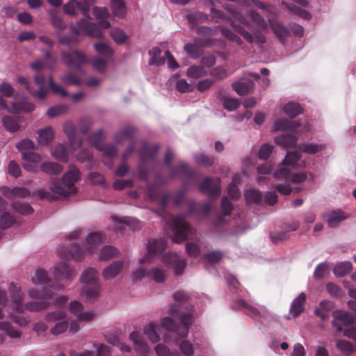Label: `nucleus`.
Masks as SVG:
<instances>
[{
  "label": "nucleus",
  "instance_id": "nucleus-28",
  "mask_svg": "<svg viewBox=\"0 0 356 356\" xmlns=\"http://www.w3.org/2000/svg\"><path fill=\"white\" fill-rule=\"evenodd\" d=\"M326 148L325 144H316L314 143H305L298 145L299 151L308 154H314L318 152H322Z\"/></svg>",
  "mask_w": 356,
  "mask_h": 356
},
{
  "label": "nucleus",
  "instance_id": "nucleus-9",
  "mask_svg": "<svg viewBox=\"0 0 356 356\" xmlns=\"http://www.w3.org/2000/svg\"><path fill=\"white\" fill-rule=\"evenodd\" d=\"M166 248V243L161 239L151 238L147 243V255L139 260L140 264L145 262H150L152 257L160 255Z\"/></svg>",
  "mask_w": 356,
  "mask_h": 356
},
{
  "label": "nucleus",
  "instance_id": "nucleus-40",
  "mask_svg": "<svg viewBox=\"0 0 356 356\" xmlns=\"http://www.w3.org/2000/svg\"><path fill=\"white\" fill-rule=\"evenodd\" d=\"M194 160L198 165L209 168L211 167L215 162L213 156L207 155L204 153H197L194 155Z\"/></svg>",
  "mask_w": 356,
  "mask_h": 356
},
{
  "label": "nucleus",
  "instance_id": "nucleus-19",
  "mask_svg": "<svg viewBox=\"0 0 356 356\" xmlns=\"http://www.w3.org/2000/svg\"><path fill=\"white\" fill-rule=\"evenodd\" d=\"M1 194L10 198L26 197L30 195L31 192L25 187H13L10 188L1 186Z\"/></svg>",
  "mask_w": 356,
  "mask_h": 356
},
{
  "label": "nucleus",
  "instance_id": "nucleus-30",
  "mask_svg": "<svg viewBox=\"0 0 356 356\" xmlns=\"http://www.w3.org/2000/svg\"><path fill=\"white\" fill-rule=\"evenodd\" d=\"M236 307L241 309L245 314L251 317L262 316L261 312L252 305L248 304L243 299H239L236 302Z\"/></svg>",
  "mask_w": 356,
  "mask_h": 356
},
{
  "label": "nucleus",
  "instance_id": "nucleus-23",
  "mask_svg": "<svg viewBox=\"0 0 356 356\" xmlns=\"http://www.w3.org/2000/svg\"><path fill=\"white\" fill-rule=\"evenodd\" d=\"M74 270L65 262H61L58 266L55 268V274L58 279L70 280L74 276Z\"/></svg>",
  "mask_w": 356,
  "mask_h": 356
},
{
  "label": "nucleus",
  "instance_id": "nucleus-18",
  "mask_svg": "<svg viewBox=\"0 0 356 356\" xmlns=\"http://www.w3.org/2000/svg\"><path fill=\"white\" fill-rule=\"evenodd\" d=\"M137 134V129L132 126H125L115 135V140L118 143H122L124 140H134Z\"/></svg>",
  "mask_w": 356,
  "mask_h": 356
},
{
  "label": "nucleus",
  "instance_id": "nucleus-4",
  "mask_svg": "<svg viewBox=\"0 0 356 356\" xmlns=\"http://www.w3.org/2000/svg\"><path fill=\"white\" fill-rule=\"evenodd\" d=\"M170 226L174 233L172 241L176 243L185 241L187 238L188 234L192 232L191 226L187 223L184 218L181 216H172Z\"/></svg>",
  "mask_w": 356,
  "mask_h": 356
},
{
  "label": "nucleus",
  "instance_id": "nucleus-10",
  "mask_svg": "<svg viewBox=\"0 0 356 356\" xmlns=\"http://www.w3.org/2000/svg\"><path fill=\"white\" fill-rule=\"evenodd\" d=\"M200 191L207 194L211 199H216L220 193V179L207 177L199 186Z\"/></svg>",
  "mask_w": 356,
  "mask_h": 356
},
{
  "label": "nucleus",
  "instance_id": "nucleus-20",
  "mask_svg": "<svg viewBox=\"0 0 356 356\" xmlns=\"http://www.w3.org/2000/svg\"><path fill=\"white\" fill-rule=\"evenodd\" d=\"M63 131L68 138L72 148L76 149L81 145L82 140L81 139H76L75 127L72 123H65L63 125Z\"/></svg>",
  "mask_w": 356,
  "mask_h": 356
},
{
  "label": "nucleus",
  "instance_id": "nucleus-57",
  "mask_svg": "<svg viewBox=\"0 0 356 356\" xmlns=\"http://www.w3.org/2000/svg\"><path fill=\"white\" fill-rule=\"evenodd\" d=\"M68 111V106L63 104L57 105L49 108L47 111V115L52 118L58 115L65 114Z\"/></svg>",
  "mask_w": 356,
  "mask_h": 356
},
{
  "label": "nucleus",
  "instance_id": "nucleus-50",
  "mask_svg": "<svg viewBox=\"0 0 356 356\" xmlns=\"http://www.w3.org/2000/svg\"><path fill=\"white\" fill-rule=\"evenodd\" d=\"M343 213L341 211H334L329 214L327 222L330 227L337 226L338 223L345 219Z\"/></svg>",
  "mask_w": 356,
  "mask_h": 356
},
{
  "label": "nucleus",
  "instance_id": "nucleus-52",
  "mask_svg": "<svg viewBox=\"0 0 356 356\" xmlns=\"http://www.w3.org/2000/svg\"><path fill=\"white\" fill-rule=\"evenodd\" d=\"M186 17L191 28H194L198 22H202L208 19V16L201 12L188 14Z\"/></svg>",
  "mask_w": 356,
  "mask_h": 356
},
{
  "label": "nucleus",
  "instance_id": "nucleus-15",
  "mask_svg": "<svg viewBox=\"0 0 356 356\" xmlns=\"http://www.w3.org/2000/svg\"><path fill=\"white\" fill-rule=\"evenodd\" d=\"M196 175L197 172L185 162H179L176 166H172L170 169V175L172 178L181 175L191 181L195 179Z\"/></svg>",
  "mask_w": 356,
  "mask_h": 356
},
{
  "label": "nucleus",
  "instance_id": "nucleus-34",
  "mask_svg": "<svg viewBox=\"0 0 356 356\" xmlns=\"http://www.w3.org/2000/svg\"><path fill=\"white\" fill-rule=\"evenodd\" d=\"M99 284L85 285L83 287V293H85L86 299L88 302H93L99 297Z\"/></svg>",
  "mask_w": 356,
  "mask_h": 356
},
{
  "label": "nucleus",
  "instance_id": "nucleus-8",
  "mask_svg": "<svg viewBox=\"0 0 356 356\" xmlns=\"http://www.w3.org/2000/svg\"><path fill=\"white\" fill-rule=\"evenodd\" d=\"M61 57L63 63L69 67H73L79 72L81 71L83 64L88 62V59L81 52L72 50L70 51H62Z\"/></svg>",
  "mask_w": 356,
  "mask_h": 356
},
{
  "label": "nucleus",
  "instance_id": "nucleus-6",
  "mask_svg": "<svg viewBox=\"0 0 356 356\" xmlns=\"http://www.w3.org/2000/svg\"><path fill=\"white\" fill-rule=\"evenodd\" d=\"M35 82L37 85L39 86V89L38 90H35L32 88L26 77L19 76L17 79L18 82L25 86V88L28 90V92L38 99H44L47 95V91L44 87V84L46 81V78L44 74L40 72H38L34 76Z\"/></svg>",
  "mask_w": 356,
  "mask_h": 356
},
{
  "label": "nucleus",
  "instance_id": "nucleus-61",
  "mask_svg": "<svg viewBox=\"0 0 356 356\" xmlns=\"http://www.w3.org/2000/svg\"><path fill=\"white\" fill-rule=\"evenodd\" d=\"M49 281L47 271L43 269H38L35 272V275L32 277V282L35 284L47 283Z\"/></svg>",
  "mask_w": 356,
  "mask_h": 356
},
{
  "label": "nucleus",
  "instance_id": "nucleus-5",
  "mask_svg": "<svg viewBox=\"0 0 356 356\" xmlns=\"http://www.w3.org/2000/svg\"><path fill=\"white\" fill-rule=\"evenodd\" d=\"M77 25L86 34L96 38H101L103 36V31L101 29H105L111 27V23L105 19L99 20L98 25L89 22L85 19H81L78 22Z\"/></svg>",
  "mask_w": 356,
  "mask_h": 356
},
{
  "label": "nucleus",
  "instance_id": "nucleus-29",
  "mask_svg": "<svg viewBox=\"0 0 356 356\" xmlns=\"http://www.w3.org/2000/svg\"><path fill=\"white\" fill-rule=\"evenodd\" d=\"M54 138V132L51 127H47L38 131V141L41 145H48Z\"/></svg>",
  "mask_w": 356,
  "mask_h": 356
},
{
  "label": "nucleus",
  "instance_id": "nucleus-55",
  "mask_svg": "<svg viewBox=\"0 0 356 356\" xmlns=\"http://www.w3.org/2000/svg\"><path fill=\"white\" fill-rule=\"evenodd\" d=\"M300 159V155L298 152H287L284 159L282 161V164L285 167L287 165H295Z\"/></svg>",
  "mask_w": 356,
  "mask_h": 356
},
{
  "label": "nucleus",
  "instance_id": "nucleus-62",
  "mask_svg": "<svg viewBox=\"0 0 356 356\" xmlns=\"http://www.w3.org/2000/svg\"><path fill=\"white\" fill-rule=\"evenodd\" d=\"M231 26L238 34H240L248 42L252 44L254 42L253 36L247 31L242 26L231 23Z\"/></svg>",
  "mask_w": 356,
  "mask_h": 356
},
{
  "label": "nucleus",
  "instance_id": "nucleus-21",
  "mask_svg": "<svg viewBox=\"0 0 356 356\" xmlns=\"http://www.w3.org/2000/svg\"><path fill=\"white\" fill-rule=\"evenodd\" d=\"M124 266L122 261H115L103 270L102 275L105 280H111L115 277Z\"/></svg>",
  "mask_w": 356,
  "mask_h": 356
},
{
  "label": "nucleus",
  "instance_id": "nucleus-3",
  "mask_svg": "<svg viewBox=\"0 0 356 356\" xmlns=\"http://www.w3.org/2000/svg\"><path fill=\"white\" fill-rule=\"evenodd\" d=\"M159 149V144L149 145L144 142L139 150V156L141 164L138 168L139 177L140 179H145L148 175V170L145 167V163L148 161L156 162V156Z\"/></svg>",
  "mask_w": 356,
  "mask_h": 356
},
{
  "label": "nucleus",
  "instance_id": "nucleus-13",
  "mask_svg": "<svg viewBox=\"0 0 356 356\" xmlns=\"http://www.w3.org/2000/svg\"><path fill=\"white\" fill-rule=\"evenodd\" d=\"M147 194L150 200L159 202L162 212L165 211V209L170 198V195L168 193L162 194L159 187L151 185L147 188Z\"/></svg>",
  "mask_w": 356,
  "mask_h": 356
},
{
  "label": "nucleus",
  "instance_id": "nucleus-47",
  "mask_svg": "<svg viewBox=\"0 0 356 356\" xmlns=\"http://www.w3.org/2000/svg\"><path fill=\"white\" fill-rule=\"evenodd\" d=\"M207 74L204 67L200 65L191 66L186 72V75L192 79H198Z\"/></svg>",
  "mask_w": 356,
  "mask_h": 356
},
{
  "label": "nucleus",
  "instance_id": "nucleus-16",
  "mask_svg": "<svg viewBox=\"0 0 356 356\" xmlns=\"http://www.w3.org/2000/svg\"><path fill=\"white\" fill-rule=\"evenodd\" d=\"M13 309L18 314L24 312V305L23 304L24 293L20 288L12 283L10 287Z\"/></svg>",
  "mask_w": 356,
  "mask_h": 356
},
{
  "label": "nucleus",
  "instance_id": "nucleus-51",
  "mask_svg": "<svg viewBox=\"0 0 356 356\" xmlns=\"http://www.w3.org/2000/svg\"><path fill=\"white\" fill-rule=\"evenodd\" d=\"M110 35L117 44H123L128 37L125 32L120 28H114L110 31Z\"/></svg>",
  "mask_w": 356,
  "mask_h": 356
},
{
  "label": "nucleus",
  "instance_id": "nucleus-39",
  "mask_svg": "<svg viewBox=\"0 0 356 356\" xmlns=\"http://www.w3.org/2000/svg\"><path fill=\"white\" fill-rule=\"evenodd\" d=\"M284 113L289 117L293 118L302 113L303 108L300 104L296 102H289L284 107Z\"/></svg>",
  "mask_w": 356,
  "mask_h": 356
},
{
  "label": "nucleus",
  "instance_id": "nucleus-33",
  "mask_svg": "<svg viewBox=\"0 0 356 356\" xmlns=\"http://www.w3.org/2000/svg\"><path fill=\"white\" fill-rule=\"evenodd\" d=\"M81 280L86 285H93L99 284L98 272L93 268H90L83 271Z\"/></svg>",
  "mask_w": 356,
  "mask_h": 356
},
{
  "label": "nucleus",
  "instance_id": "nucleus-26",
  "mask_svg": "<svg viewBox=\"0 0 356 356\" xmlns=\"http://www.w3.org/2000/svg\"><path fill=\"white\" fill-rule=\"evenodd\" d=\"M275 143L285 148L295 147L297 144V137L293 134H281L275 138Z\"/></svg>",
  "mask_w": 356,
  "mask_h": 356
},
{
  "label": "nucleus",
  "instance_id": "nucleus-60",
  "mask_svg": "<svg viewBox=\"0 0 356 356\" xmlns=\"http://www.w3.org/2000/svg\"><path fill=\"white\" fill-rule=\"evenodd\" d=\"M2 122L4 127L10 132H15L19 129L17 122L10 116H4Z\"/></svg>",
  "mask_w": 356,
  "mask_h": 356
},
{
  "label": "nucleus",
  "instance_id": "nucleus-43",
  "mask_svg": "<svg viewBox=\"0 0 356 356\" xmlns=\"http://www.w3.org/2000/svg\"><path fill=\"white\" fill-rule=\"evenodd\" d=\"M149 54L151 56L149 60L150 65H161L165 63V58L161 56V51L159 47H154L149 51Z\"/></svg>",
  "mask_w": 356,
  "mask_h": 356
},
{
  "label": "nucleus",
  "instance_id": "nucleus-64",
  "mask_svg": "<svg viewBox=\"0 0 356 356\" xmlns=\"http://www.w3.org/2000/svg\"><path fill=\"white\" fill-rule=\"evenodd\" d=\"M285 5L290 12H291V13H293L305 19H308L311 17V15L308 11H307L304 9H302L294 4H285Z\"/></svg>",
  "mask_w": 356,
  "mask_h": 356
},
{
  "label": "nucleus",
  "instance_id": "nucleus-32",
  "mask_svg": "<svg viewBox=\"0 0 356 356\" xmlns=\"http://www.w3.org/2000/svg\"><path fill=\"white\" fill-rule=\"evenodd\" d=\"M86 241L88 250L92 253L94 248L104 243V236L101 232H92L88 235Z\"/></svg>",
  "mask_w": 356,
  "mask_h": 356
},
{
  "label": "nucleus",
  "instance_id": "nucleus-59",
  "mask_svg": "<svg viewBox=\"0 0 356 356\" xmlns=\"http://www.w3.org/2000/svg\"><path fill=\"white\" fill-rule=\"evenodd\" d=\"M66 312L63 310H56L51 312L45 315V320L49 323H54L60 320H63L66 317Z\"/></svg>",
  "mask_w": 356,
  "mask_h": 356
},
{
  "label": "nucleus",
  "instance_id": "nucleus-2",
  "mask_svg": "<svg viewBox=\"0 0 356 356\" xmlns=\"http://www.w3.org/2000/svg\"><path fill=\"white\" fill-rule=\"evenodd\" d=\"M81 178L79 170L74 165H70L69 170L63 175L62 180L63 184L67 188L66 190L59 185H54L51 187V192L39 189L33 193V196H38L40 199H47L51 201L55 200L59 197H67L70 194L76 193V189L74 184Z\"/></svg>",
  "mask_w": 356,
  "mask_h": 356
},
{
  "label": "nucleus",
  "instance_id": "nucleus-17",
  "mask_svg": "<svg viewBox=\"0 0 356 356\" xmlns=\"http://www.w3.org/2000/svg\"><path fill=\"white\" fill-rule=\"evenodd\" d=\"M269 25L275 35L279 38L282 43H284L290 33L288 28L281 21L276 19H270Z\"/></svg>",
  "mask_w": 356,
  "mask_h": 356
},
{
  "label": "nucleus",
  "instance_id": "nucleus-53",
  "mask_svg": "<svg viewBox=\"0 0 356 356\" xmlns=\"http://www.w3.org/2000/svg\"><path fill=\"white\" fill-rule=\"evenodd\" d=\"M147 277L158 283L163 282L166 278L164 271L156 268L149 270L147 273Z\"/></svg>",
  "mask_w": 356,
  "mask_h": 356
},
{
  "label": "nucleus",
  "instance_id": "nucleus-25",
  "mask_svg": "<svg viewBox=\"0 0 356 356\" xmlns=\"http://www.w3.org/2000/svg\"><path fill=\"white\" fill-rule=\"evenodd\" d=\"M34 109V104L24 99L21 101L13 102L12 104V108H9V111L10 112L19 113L22 112L31 113Z\"/></svg>",
  "mask_w": 356,
  "mask_h": 356
},
{
  "label": "nucleus",
  "instance_id": "nucleus-54",
  "mask_svg": "<svg viewBox=\"0 0 356 356\" xmlns=\"http://www.w3.org/2000/svg\"><path fill=\"white\" fill-rule=\"evenodd\" d=\"M118 250L113 246L106 245L101 251L100 260H108L118 254Z\"/></svg>",
  "mask_w": 356,
  "mask_h": 356
},
{
  "label": "nucleus",
  "instance_id": "nucleus-14",
  "mask_svg": "<svg viewBox=\"0 0 356 356\" xmlns=\"http://www.w3.org/2000/svg\"><path fill=\"white\" fill-rule=\"evenodd\" d=\"M163 262L167 265H171L173 268L175 275H181L186 266V261L185 259H181L179 255L176 253H168L163 256Z\"/></svg>",
  "mask_w": 356,
  "mask_h": 356
},
{
  "label": "nucleus",
  "instance_id": "nucleus-44",
  "mask_svg": "<svg viewBox=\"0 0 356 356\" xmlns=\"http://www.w3.org/2000/svg\"><path fill=\"white\" fill-rule=\"evenodd\" d=\"M144 334L148 337L152 343H156L160 340V337L156 332V326L153 323H149L144 327Z\"/></svg>",
  "mask_w": 356,
  "mask_h": 356
},
{
  "label": "nucleus",
  "instance_id": "nucleus-56",
  "mask_svg": "<svg viewBox=\"0 0 356 356\" xmlns=\"http://www.w3.org/2000/svg\"><path fill=\"white\" fill-rule=\"evenodd\" d=\"M60 81L67 85L79 86L81 81L76 74L67 72L60 77Z\"/></svg>",
  "mask_w": 356,
  "mask_h": 356
},
{
  "label": "nucleus",
  "instance_id": "nucleus-12",
  "mask_svg": "<svg viewBox=\"0 0 356 356\" xmlns=\"http://www.w3.org/2000/svg\"><path fill=\"white\" fill-rule=\"evenodd\" d=\"M334 318L332 325L338 332H343L344 330L343 325L350 326L355 322V315L347 312H334Z\"/></svg>",
  "mask_w": 356,
  "mask_h": 356
},
{
  "label": "nucleus",
  "instance_id": "nucleus-22",
  "mask_svg": "<svg viewBox=\"0 0 356 356\" xmlns=\"http://www.w3.org/2000/svg\"><path fill=\"white\" fill-rule=\"evenodd\" d=\"M59 254L60 257L65 259H73L76 261H81L83 259L85 252L78 245L74 244L67 250L66 254L61 252H60Z\"/></svg>",
  "mask_w": 356,
  "mask_h": 356
},
{
  "label": "nucleus",
  "instance_id": "nucleus-35",
  "mask_svg": "<svg viewBox=\"0 0 356 356\" xmlns=\"http://www.w3.org/2000/svg\"><path fill=\"white\" fill-rule=\"evenodd\" d=\"M111 6L115 16L120 18L125 17L127 7L123 0H111Z\"/></svg>",
  "mask_w": 356,
  "mask_h": 356
},
{
  "label": "nucleus",
  "instance_id": "nucleus-45",
  "mask_svg": "<svg viewBox=\"0 0 356 356\" xmlns=\"http://www.w3.org/2000/svg\"><path fill=\"white\" fill-rule=\"evenodd\" d=\"M96 0H81L76 1V7L82 11L84 17L87 19H91L90 15V9L91 6L95 3Z\"/></svg>",
  "mask_w": 356,
  "mask_h": 356
},
{
  "label": "nucleus",
  "instance_id": "nucleus-24",
  "mask_svg": "<svg viewBox=\"0 0 356 356\" xmlns=\"http://www.w3.org/2000/svg\"><path fill=\"white\" fill-rule=\"evenodd\" d=\"M305 301L306 295L304 293H300L299 296L293 301L290 309V313L293 317H297L304 311V305Z\"/></svg>",
  "mask_w": 356,
  "mask_h": 356
},
{
  "label": "nucleus",
  "instance_id": "nucleus-36",
  "mask_svg": "<svg viewBox=\"0 0 356 356\" xmlns=\"http://www.w3.org/2000/svg\"><path fill=\"white\" fill-rule=\"evenodd\" d=\"M50 305V302L47 300L31 301L24 304V310L29 312H41L46 309Z\"/></svg>",
  "mask_w": 356,
  "mask_h": 356
},
{
  "label": "nucleus",
  "instance_id": "nucleus-7",
  "mask_svg": "<svg viewBox=\"0 0 356 356\" xmlns=\"http://www.w3.org/2000/svg\"><path fill=\"white\" fill-rule=\"evenodd\" d=\"M273 129L275 131H292L295 134H301L302 132L308 131L309 129V125L307 124L296 123L295 122H291L286 118L277 119L273 125Z\"/></svg>",
  "mask_w": 356,
  "mask_h": 356
},
{
  "label": "nucleus",
  "instance_id": "nucleus-58",
  "mask_svg": "<svg viewBox=\"0 0 356 356\" xmlns=\"http://www.w3.org/2000/svg\"><path fill=\"white\" fill-rule=\"evenodd\" d=\"M98 150L103 152L104 155L108 158H113L118 154V149L113 144H103L99 147Z\"/></svg>",
  "mask_w": 356,
  "mask_h": 356
},
{
  "label": "nucleus",
  "instance_id": "nucleus-37",
  "mask_svg": "<svg viewBox=\"0 0 356 356\" xmlns=\"http://www.w3.org/2000/svg\"><path fill=\"white\" fill-rule=\"evenodd\" d=\"M51 155L54 158L62 162H67L68 152L66 146L64 144L57 145L51 151Z\"/></svg>",
  "mask_w": 356,
  "mask_h": 356
},
{
  "label": "nucleus",
  "instance_id": "nucleus-1",
  "mask_svg": "<svg viewBox=\"0 0 356 356\" xmlns=\"http://www.w3.org/2000/svg\"><path fill=\"white\" fill-rule=\"evenodd\" d=\"M188 298L184 291H177L174 294V300L177 303L171 308L170 313L179 322L178 324L170 317H165L161 321L163 328L175 332L181 338L187 337L193 320L191 314L193 307L188 302Z\"/></svg>",
  "mask_w": 356,
  "mask_h": 356
},
{
  "label": "nucleus",
  "instance_id": "nucleus-46",
  "mask_svg": "<svg viewBox=\"0 0 356 356\" xmlns=\"http://www.w3.org/2000/svg\"><path fill=\"white\" fill-rule=\"evenodd\" d=\"M336 347L343 354L347 355H351L354 351L353 344L344 339H339L336 341Z\"/></svg>",
  "mask_w": 356,
  "mask_h": 356
},
{
  "label": "nucleus",
  "instance_id": "nucleus-63",
  "mask_svg": "<svg viewBox=\"0 0 356 356\" xmlns=\"http://www.w3.org/2000/svg\"><path fill=\"white\" fill-rule=\"evenodd\" d=\"M13 207L15 211L22 215H28L33 212V208L26 203L16 202L13 203Z\"/></svg>",
  "mask_w": 356,
  "mask_h": 356
},
{
  "label": "nucleus",
  "instance_id": "nucleus-48",
  "mask_svg": "<svg viewBox=\"0 0 356 356\" xmlns=\"http://www.w3.org/2000/svg\"><path fill=\"white\" fill-rule=\"evenodd\" d=\"M184 51L193 58H199L202 53V50L200 46L194 43H188L184 46Z\"/></svg>",
  "mask_w": 356,
  "mask_h": 356
},
{
  "label": "nucleus",
  "instance_id": "nucleus-49",
  "mask_svg": "<svg viewBox=\"0 0 356 356\" xmlns=\"http://www.w3.org/2000/svg\"><path fill=\"white\" fill-rule=\"evenodd\" d=\"M95 51L100 55L106 58H111L113 54V49L103 42H97L94 44Z\"/></svg>",
  "mask_w": 356,
  "mask_h": 356
},
{
  "label": "nucleus",
  "instance_id": "nucleus-42",
  "mask_svg": "<svg viewBox=\"0 0 356 356\" xmlns=\"http://www.w3.org/2000/svg\"><path fill=\"white\" fill-rule=\"evenodd\" d=\"M245 197L248 203L254 202L260 204L264 197L259 190L249 189L245 191Z\"/></svg>",
  "mask_w": 356,
  "mask_h": 356
},
{
  "label": "nucleus",
  "instance_id": "nucleus-38",
  "mask_svg": "<svg viewBox=\"0 0 356 356\" xmlns=\"http://www.w3.org/2000/svg\"><path fill=\"white\" fill-rule=\"evenodd\" d=\"M41 170L47 174L58 175L62 172L63 168L57 163L44 162L41 165Z\"/></svg>",
  "mask_w": 356,
  "mask_h": 356
},
{
  "label": "nucleus",
  "instance_id": "nucleus-31",
  "mask_svg": "<svg viewBox=\"0 0 356 356\" xmlns=\"http://www.w3.org/2000/svg\"><path fill=\"white\" fill-rule=\"evenodd\" d=\"M48 13L50 15V22L54 29L59 31H63L66 29V24L58 10L51 9Z\"/></svg>",
  "mask_w": 356,
  "mask_h": 356
},
{
  "label": "nucleus",
  "instance_id": "nucleus-11",
  "mask_svg": "<svg viewBox=\"0 0 356 356\" xmlns=\"http://www.w3.org/2000/svg\"><path fill=\"white\" fill-rule=\"evenodd\" d=\"M275 177L277 179H284L289 184H300L307 179V175L305 172L292 173L286 167H282L275 172Z\"/></svg>",
  "mask_w": 356,
  "mask_h": 356
},
{
  "label": "nucleus",
  "instance_id": "nucleus-27",
  "mask_svg": "<svg viewBox=\"0 0 356 356\" xmlns=\"http://www.w3.org/2000/svg\"><path fill=\"white\" fill-rule=\"evenodd\" d=\"M28 293L31 298L41 300H50L54 296V293L50 287H45L42 291L31 289L29 290Z\"/></svg>",
  "mask_w": 356,
  "mask_h": 356
},
{
  "label": "nucleus",
  "instance_id": "nucleus-41",
  "mask_svg": "<svg viewBox=\"0 0 356 356\" xmlns=\"http://www.w3.org/2000/svg\"><path fill=\"white\" fill-rule=\"evenodd\" d=\"M352 269V264L350 262L344 261L337 264L334 268V273L337 277H343L348 274Z\"/></svg>",
  "mask_w": 356,
  "mask_h": 356
}]
</instances>
